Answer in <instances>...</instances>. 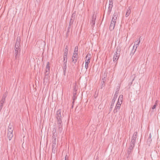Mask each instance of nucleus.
I'll return each mask as SVG.
<instances>
[{
  "label": "nucleus",
  "instance_id": "f257e3e1",
  "mask_svg": "<svg viewBox=\"0 0 160 160\" xmlns=\"http://www.w3.org/2000/svg\"><path fill=\"white\" fill-rule=\"evenodd\" d=\"M61 111L60 109L58 110L55 114V117L57 121L58 131L60 132L62 131V119Z\"/></svg>",
  "mask_w": 160,
  "mask_h": 160
},
{
  "label": "nucleus",
  "instance_id": "f03ea898",
  "mask_svg": "<svg viewBox=\"0 0 160 160\" xmlns=\"http://www.w3.org/2000/svg\"><path fill=\"white\" fill-rule=\"evenodd\" d=\"M121 50L120 47L118 46L116 48V51L113 57V61L116 63L115 65H117L118 60L120 57Z\"/></svg>",
  "mask_w": 160,
  "mask_h": 160
},
{
  "label": "nucleus",
  "instance_id": "7ed1b4c3",
  "mask_svg": "<svg viewBox=\"0 0 160 160\" xmlns=\"http://www.w3.org/2000/svg\"><path fill=\"white\" fill-rule=\"evenodd\" d=\"M13 129L12 128V126L10 124L9 125L8 128V132L7 137L9 141L11 140L13 137L12 134Z\"/></svg>",
  "mask_w": 160,
  "mask_h": 160
},
{
  "label": "nucleus",
  "instance_id": "20e7f679",
  "mask_svg": "<svg viewBox=\"0 0 160 160\" xmlns=\"http://www.w3.org/2000/svg\"><path fill=\"white\" fill-rule=\"evenodd\" d=\"M8 93L5 92L3 95L2 98L1 100L0 101V112L2 109L3 107V104L4 103L5 101V98L7 96Z\"/></svg>",
  "mask_w": 160,
  "mask_h": 160
},
{
  "label": "nucleus",
  "instance_id": "39448f33",
  "mask_svg": "<svg viewBox=\"0 0 160 160\" xmlns=\"http://www.w3.org/2000/svg\"><path fill=\"white\" fill-rule=\"evenodd\" d=\"M20 37H17V38L16 42L15 45V48H21L20 45Z\"/></svg>",
  "mask_w": 160,
  "mask_h": 160
},
{
  "label": "nucleus",
  "instance_id": "423d86ee",
  "mask_svg": "<svg viewBox=\"0 0 160 160\" xmlns=\"http://www.w3.org/2000/svg\"><path fill=\"white\" fill-rule=\"evenodd\" d=\"M118 96L114 95V97L112 100V101L110 105V106L109 108L110 111H111L112 109V107L114 105V104L115 102V101L117 98Z\"/></svg>",
  "mask_w": 160,
  "mask_h": 160
},
{
  "label": "nucleus",
  "instance_id": "0eeeda50",
  "mask_svg": "<svg viewBox=\"0 0 160 160\" xmlns=\"http://www.w3.org/2000/svg\"><path fill=\"white\" fill-rule=\"evenodd\" d=\"M57 128L56 127L53 128L52 129V139H53L55 140L56 139L57 137V132H56Z\"/></svg>",
  "mask_w": 160,
  "mask_h": 160
},
{
  "label": "nucleus",
  "instance_id": "6e6552de",
  "mask_svg": "<svg viewBox=\"0 0 160 160\" xmlns=\"http://www.w3.org/2000/svg\"><path fill=\"white\" fill-rule=\"evenodd\" d=\"M63 63L62 68L63 71V74L64 76H65L66 72L67 62L63 61Z\"/></svg>",
  "mask_w": 160,
  "mask_h": 160
},
{
  "label": "nucleus",
  "instance_id": "1a4fd4ad",
  "mask_svg": "<svg viewBox=\"0 0 160 160\" xmlns=\"http://www.w3.org/2000/svg\"><path fill=\"white\" fill-rule=\"evenodd\" d=\"M118 17V14L117 13H114L113 15L112 19L111 20L112 22L115 23H116V21Z\"/></svg>",
  "mask_w": 160,
  "mask_h": 160
},
{
  "label": "nucleus",
  "instance_id": "9d476101",
  "mask_svg": "<svg viewBox=\"0 0 160 160\" xmlns=\"http://www.w3.org/2000/svg\"><path fill=\"white\" fill-rule=\"evenodd\" d=\"M96 17V15L94 14L93 15L92 17V20L91 22V24L92 26L94 25L95 24Z\"/></svg>",
  "mask_w": 160,
  "mask_h": 160
},
{
  "label": "nucleus",
  "instance_id": "9b49d317",
  "mask_svg": "<svg viewBox=\"0 0 160 160\" xmlns=\"http://www.w3.org/2000/svg\"><path fill=\"white\" fill-rule=\"evenodd\" d=\"M116 23L111 21L109 27V29L111 31L114 28Z\"/></svg>",
  "mask_w": 160,
  "mask_h": 160
},
{
  "label": "nucleus",
  "instance_id": "f8f14e48",
  "mask_svg": "<svg viewBox=\"0 0 160 160\" xmlns=\"http://www.w3.org/2000/svg\"><path fill=\"white\" fill-rule=\"evenodd\" d=\"M121 106L116 105L115 108L113 112L114 113H117L119 110Z\"/></svg>",
  "mask_w": 160,
  "mask_h": 160
},
{
  "label": "nucleus",
  "instance_id": "ddd939ff",
  "mask_svg": "<svg viewBox=\"0 0 160 160\" xmlns=\"http://www.w3.org/2000/svg\"><path fill=\"white\" fill-rule=\"evenodd\" d=\"M113 6V4H109V7H108V13L109 14L112 11V8Z\"/></svg>",
  "mask_w": 160,
  "mask_h": 160
},
{
  "label": "nucleus",
  "instance_id": "4468645a",
  "mask_svg": "<svg viewBox=\"0 0 160 160\" xmlns=\"http://www.w3.org/2000/svg\"><path fill=\"white\" fill-rule=\"evenodd\" d=\"M89 59H86L85 60V68L86 70H87L88 68V65L90 62V60H89Z\"/></svg>",
  "mask_w": 160,
  "mask_h": 160
},
{
  "label": "nucleus",
  "instance_id": "2eb2a0df",
  "mask_svg": "<svg viewBox=\"0 0 160 160\" xmlns=\"http://www.w3.org/2000/svg\"><path fill=\"white\" fill-rule=\"evenodd\" d=\"M50 62H47L45 72H49L50 71Z\"/></svg>",
  "mask_w": 160,
  "mask_h": 160
},
{
  "label": "nucleus",
  "instance_id": "dca6fc26",
  "mask_svg": "<svg viewBox=\"0 0 160 160\" xmlns=\"http://www.w3.org/2000/svg\"><path fill=\"white\" fill-rule=\"evenodd\" d=\"M137 135H138L137 132H135L133 134V135L132 136V139L136 141V138H137Z\"/></svg>",
  "mask_w": 160,
  "mask_h": 160
},
{
  "label": "nucleus",
  "instance_id": "f3484780",
  "mask_svg": "<svg viewBox=\"0 0 160 160\" xmlns=\"http://www.w3.org/2000/svg\"><path fill=\"white\" fill-rule=\"evenodd\" d=\"M77 94V92H73V96H72L73 101H72V102L73 104V103L74 102L75 100L77 98V97L76 96Z\"/></svg>",
  "mask_w": 160,
  "mask_h": 160
},
{
  "label": "nucleus",
  "instance_id": "a211bd4d",
  "mask_svg": "<svg viewBox=\"0 0 160 160\" xmlns=\"http://www.w3.org/2000/svg\"><path fill=\"white\" fill-rule=\"evenodd\" d=\"M130 12H131V8H130V7H129V8H128L127 9V12H126V14L125 15L126 17H128V16L130 14Z\"/></svg>",
  "mask_w": 160,
  "mask_h": 160
},
{
  "label": "nucleus",
  "instance_id": "6ab92c4d",
  "mask_svg": "<svg viewBox=\"0 0 160 160\" xmlns=\"http://www.w3.org/2000/svg\"><path fill=\"white\" fill-rule=\"evenodd\" d=\"M140 40H138L137 41H136L135 42L134 44V46H136L135 48L137 49V48L138 47V45H139V43H140Z\"/></svg>",
  "mask_w": 160,
  "mask_h": 160
},
{
  "label": "nucleus",
  "instance_id": "aec40b11",
  "mask_svg": "<svg viewBox=\"0 0 160 160\" xmlns=\"http://www.w3.org/2000/svg\"><path fill=\"white\" fill-rule=\"evenodd\" d=\"M68 55V53H64L63 61L67 62Z\"/></svg>",
  "mask_w": 160,
  "mask_h": 160
},
{
  "label": "nucleus",
  "instance_id": "412c9836",
  "mask_svg": "<svg viewBox=\"0 0 160 160\" xmlns=\"http://www.w3.org/2000/svg\"><path fill=\"white\" fill-rule=\"evenodd\" d=\"M52 148L56 147V140H55V139H53L52 140Z\"/></svg>",
  "mask_w": 160,
  "mask_h": 160
},
{
  "label": "nucleus",
  "instance_id": "4be33fe9",
  "mask_svg": "<svg viewBox=\"0 0 160 160\" xmlns=\"http://www.w3.org/2000/svg\"><path fill=\"white\" fill-rule=\"evenodd\" d=\"M133 151L131 150H130L129 149H128L127 152V154L128 155L127 158H129L130 156V155L131 154L132 152Z\"/></svg>",
  "mask_w": 160,
  "mask_h": 160
},
{
  "label": "nucleus",
  "instance_id": "5701e85b",
  "mask_svg": "<svg viewBox=\"0 0 160 160\" xmlns=\"http://www.w3.org/2000/svg\"><path fill=\"white\" fill-rule=\"evenodd\" d=\"M78 87L75 84V85L74 86L73 88V92H77V91L78 90Z\"/></svg>",
  "mask_w": 160,
  "mask_h": 160
},
{
  "label": "nucleus",
  "instance_id": "b1692460",
  "mask_svg": "<svg viewBox=\"0 0 160 160\" xmlns=\"http://www.w3.org/2000/svg\"><path fill=\"white\" fill-rule=\"evenodd\" d=\"M134 46H133V49L132 50L131 52H130V55L131 56H132L133 55H134L135 52L137 48H135L134 50Z\"/></svg>",
  "mask_w": 160,
  "mask_h": 160
},
{
  "label": "nucleus",
  "instance_id": "393cba45",
  "mask_svg": "<svg viewBox=\"0 0 160 160\" xmlns=\"http://www.w3.org/2000/svg\"><path fill=\"white\" fill-rule=\"evenodd\" d=\"M75 16H76V12H74L72 14L71 16L70 19H73V20L74 21V20L75 18Z\"/></svg>",
  "mask_w": 160,
  "mask_h": 160
},
{
  "label": "nucleus",
  "instance_id": "a878e982",
  "mask_svg": "<svg viewBox=\"0 0 160 160\" xmlns=\"http://www.w3.org/2000/svg\"><path fill=\"white\" fill-rule=\"evenodd\" d=\"M20 48H15V53H19V52H20V51H21Z\"/></svg>",
  "mask_w": 160,
  "mask_h": 160
},
{
  "label": "nucleus",
  "instance_id": "bb28decb",
  "mask_svg": "<svg viewBox=\"0 0 160 160\" xmlns=\"http://www.w3.org/2000/svg\"><path fill=\"white\" fill-rule=\"evenodd\" d=\"M136 77V75L135 74H134L132 75L130 77L131 79H132V82L134 80ZM132 82L131 84H132Z\"/></svg>",
  "mask_w": 160,
  "mask_h": 160
},
{
  "label": "nucleus",
  "instance_id": "cd10ccee",
  "mask_svg": "<svg viewBox=\"0 0 160 160\" xmlns=\"http://www.w3.org/2000/svg\"><path fill=\"white\" fill-rule=\"evenodd\" d=\"M105 78H106V77H104V78L102 79V81L103 80V82L102 84V85L101 86V88L102 89L105 86V84H104V80Z\"/></svg>",
  "mask_w": 160,
  "mask_h": 160
},
{
  "label": "nucleus",
  "instance_id": "c85d7f7f",
  "mask_svg": "<svg viewBox=\"0 0 160 160\" xmlns=\"http://www.w3.org/2000/svg\"><path fill=\"white\" fill-rule=\"evenodd\" d=\"M49 72H45V78L44 79H46L47 80L48 79V75L49 74Z\"/></svg>",
  "mask_w": 160,
  "mask_h": 160
},
{
  "label": "nucleus",
  "instance_id": "c756f323",
  "mask_svg": "<svg viewBox=\"0 0 160 160\" xmlns=\"http://www.w3.org/2000/svg\"><path fill=\"white\" fill-rule=\"evenodd\" d=\"M77 59L78 58L72 57V62H73L74 63H75L77 61Z\"/></svg>",
  "mask_w": 160,
  "mask_h": 160
},
{
  "label": "nucleus",
  "instance_id": "7c9ffc66",
  "mask_svg": "<svg viewBox=\"0 0 160 160\" xmlns=\"http://www.w3.org/2000/svg\"><path fill=\"white\" fill-rule=\"evenodd\" d=\"M134 146H135L132 145H131L130 144L129 146V148H128V149H129L130 150H131L133 151V148L134 147Z\"/></svg>",
  "mask_w": 160,
  "mask_h": 160
},
{
  "label": "nucleus",
  "instance_id": "2f4dec72",
  "mask_svg": "<svg viewBox=\"0 0 160 160\" xmlns=\"http://www.w3.org/2000/svg\"><path fill=\"white\" fill-rule=\"evenodd\" d=\"M119 89H120L119 88H117L114 95L118 96V94L119 93Z\"/></svg>",
  "mask_w": 160,
  "mask_h": 160
},
{
  "label": "nucleus",
  "instance_id": "473e14b6",
  "mask_svg": "<svg viewBox=\"0 0 160 160\" xmlns=\"http://www.w3.org/2000/svg\"><path fill=\"white\" fill-rule=\"evenodd\" d=\"M123 97L122 95H120L119 96L118 100L122 102L123 100Z\"/></svg>",
  "mask_w": 160,
  "mask_h": 160
},
{
  "label": "nucleus",
  "instance_id": "72a5a7b5",
  "mask_svg": "<svg viewBox=\"0 0 160 160\" xmlns=\"http://www.w3.org/2000/svg\"><path fill=\"white\" fill-rule=\"evenodd\" d=\"M78 46H76L75 47V48L74 50L73 53H78Z\"/></svg>",
  "mask_w": 160,
  "mask_h": 160
},
{
  "label": "nucleus",
  "instance_id": "f704fd0d",
  "mask_svg": "<svg viewBox=\"0 0 160 160\" xmlns=\"http://www.w3.org/2000/svg\"><path fill=\"white\" fill-rule=\"evenodd\" d=\"M135 142H136V141L131 139V141L130 142V144L135 146Z\"/></svg>",
  "mask_w": 160,
  "mask_h": 160
},
{
  "label": "nucleus",
  "instance_id": "c9c22d12",
  "mask_svg": "<svg viewBox=\"0 0 160 160\" xmlns=\"http://www.w3.org/2000/svg\"><path fill=\"white\" fill-rule=\"evenodd\" d=\"M90 58H91V54H90V53H88L86 55V59L87 58H88V59H89V60H90Z\"/></svg>",
  "mask_w": 160,
  "mask_h": 160
},
{
  "label": "nucleus",
  "instance_id": "e433bc0d",
  "mask_svg": "<svg viewBox=\"0 0 160 160\" xmlns=\"http://www.w3.org/2000/svg\"><path fill=\"white\" fill-rule=\"evenodd\" d=\"M151 134L150 133L149 136L148 138V141L149 142H151L152 141V139H151Z\"/></svg>",
  "mask_w": 160,
  "mask_h": 160
},
{
  "label": "nucleus",
  "instance_id": "4c0bfd02",
  "mask_svg": "<svg viewBox=\"0 0 160 160\" xmlns=\"http://www.w3.org/2000/svg\"><path fill=\"white\" fill-rule=\"evenodd\" d=\"M74 21L73 20V19H70L69 25L71 26L73 24Z\"/></svg>",
  "mask_w": 160,
  "mask_h": 160
},
{
  "label": "nucleus",
  "instance_id": "58836bf2",
  "mask_svg": "<svg viewBox=\"0 0 160 160\" xmlns=\"http://www.w3.org/2000/svg\"><path fill=\"white\" fill-rule=\"evenodd\" d=\"M68 47L67 45L66 46V48L64 50V53H68Z\"/></svg>",
  "mask_w": 160,
  "mask_h": 160
},
{
  "label": "nucleus",
  "instance_id": "ea45409f",
  "mask_svg": "<svg viewBox=\"0 0 160 160\" xmlns=\"http://www.w3.org/2000/svg\"><path fill=\"white\" fill-rule=\"evenodd\" d=\"M122 103V101L118 100L116 105L121 106V104Z\"/></svg>",
  "mask_w": 160,
  "mask_h": 160
},
{
  "label": "nucleus",
  "instance_id": "a19ab883",
  "mask_svg": "<svg viewBox=\"0 0 160 160\" xmlns=\"http://www.w3.org/2000/svg\"><path fill=\"white\" fill-rule=\"evenodd\" d=\"M72 57L78 58V53H73Z\"/></svg>",
  "mask_w": 160,
  "mask_h": 160
},
{
  "label": "nucleus",
  "instance_id": "79ce46f5",
  "mask_svg": "<svg viewBox=\"0 0 160 160\" xmlns=\"http://www.w3.org/2000/svg\"><path fill=\"white\" fill-rule=\"evenodd\" d=\"M69 32H70V30L68 29L67 32L66 34V37H68V33Z\"/></svg>",
  "mask_w": 160,
  "mask_h": 160
},
{
  "label": "nucleus",
  "instance_id": "37998d69",
  "mask_svg": "<svg viewBox=\"0 0 160 160\" xmlns=\"http://www.w3.org/2000/svg\"><path fill=\"white\" fill-rule=\"evenodd\" d=\"M55 149H56V147L52 148V152L54 153H55Z\"/></svg>",
  "mask_w": 160,
  "mask_h": 160
},
{
  "label": "nucleus",
  "instance_id": "c03bdc74",
  "mask_svg": "<svg viewBox=\"0 0 160 160\" xmlns=\"http://www.w3.org/2000/svg\"><path fill=\"white\" fill-rule=\"evenodd\" d=\"M18 56V53H15V58L16 59H17V58Z\"/></svg>",
  "mask_w": 160,
  "mask_h": 160
},
{
  "label": "nucleus",
  "instance_id": "a18cd8bd",
  "mask_svg": "<svg viewBox=\"0 0 160 160\" xmlns=\"http://www.w3.org/2000/svg\"><path fill=\"white\" fill-rule=\"evenodd\" d=\"M68 155H66L65 157V160H68Z\"/></svg>",
  "mask_w": 160,
  "mask_h": 160
},
{
  "label": "nucleus",
  "instance_id": "49530a36",
  "mask_svg": "<svg viewBox=\"0 0 160 160\" xmlns=\"http://www.w3.org/2000/svg\"><path fill=\"white\" fill-rule=\"evenodd\" d=\"M157 105H156L154 104V105L152 106V109H154L156 108V107L157 106Z\"/></svg>",
  "mask_w": 160,
  "mask_h": 160
},
{
  "label": "nucleus",
  "instance_id": "de8ad7c7",
  "mask_svg": "<svg viewBox=\"0 0 160 160\" xmlns=\"http://www.w3.org/2000/svg\"><path fill=\"white\" fill-rule=\"evenodd\" d=\"M113 0H109V4H113Z\"/></svg>",
  "mask_w": 160,
  "mask_h": 160
},
{
  "label": "nucleus",
  "instance_id": "09e8293b",
  "mask_svg": "<svg viewBox=\"0 0 160 160\" xmlns=\"http://www.w3.org/2000/svg\"><path fill=\"white\" fill-rule=\"evenodd\" d=\"M158 100L156 101L155 103V104L157 105H158L157 104H158Z\"/></svg>",
  "mask_w": 160,
  "mask_h": 160
},
{
  "label": "nucleus",
  "instance_id": "8fccbe9b",
  "mask_svg": "<svg viewBox=\"0 0 160 160\" xmlns=\"http://www.w3.org/2000/svg\"><path fill=\"white\" fill-rule=\"evenodd\" d=\"M71 28V26H69V25L68 26V29H70V28Z\"/></svg>",
  "mask_w": 160,
  "mask_h": 160
},
{
  "label": "nucleus",
  "instance_id": "3c124183",
  "mask_svg": "<svg viewBox=\"0 0 160 160\" xmlns=\"http://www.w3.org/2000/svg\"><path fill=\"white\" fill-rule=\"evenodd\" d=\"M95 160H98V157H97V158H96V159Z\"/></svg>",
  "mask_w": 160,
  "mask_h": 160
},
{
  "label": "nucleus",
  "instance_id": "603ef678",
  "mask_svg": "<svg viewBox=\"0 0 160 160\" xmlns=\"http://www.w3.org/2000/svg\"><path fill=\"white\" fill-rule=\"evenodd\" d=\"M72 108H73V105H72Z\"/></svg>",
  "mask_w": 160,
  "mask_h": 160
}]
</instances>
